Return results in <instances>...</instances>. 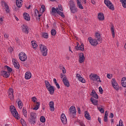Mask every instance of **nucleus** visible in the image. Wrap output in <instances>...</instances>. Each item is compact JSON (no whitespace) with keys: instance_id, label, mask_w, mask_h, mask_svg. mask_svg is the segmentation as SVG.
<instances>
[{"instance_id":"23","label":"nucleus","mask_w":126,"mask_h":126,"mask_svg":"<svg viewBox=\"0 0 126 126\" xmlns=\"http://www.w3.org/2000/svg\"><path fill=\"white\" fill-rule=\"evenodd\" d=\"M31 76L32 75L31 74V72L30 71L27 72L25 75V78L26 79H30L31 78Z\"/></svg>"},{"instance_id":"3","label":"nucleus","mask_w":126,"mask_h":126,"mask_svg":"<svg viewBox=\"0 0 126 126\" xmlns=\"http://www.w3.org/2000/svg\"><path fill=\"white\" fill-rule=\"evenodd\" d=\"M36 119H37V114L35 113L32 112L30 113V116L29 118V122L31 124H36Z\"/></svg>"},{"instance_id":"41","label":"nucleus","mask_w":126,"mask_h":126,"mask_svg":"<svg viewBox=\"0 0 126 126\" xmlns=\"http://www.w3.org/2000/svg\"><path fill=\"white\" fill-rule=\"evenodd\" d=\"M32 45L33 49H36V48H37V46H38L34 41H32Z\"/></svg>"},{"instance_id":"48","label":"nucleus","mask_w":126,"mask_h":126,"mask_svg":"<svg viewBox=\"0 0 126 126\" xmlns=\"http://www.w3.org/2000/svg\"><path fill=\"white\" fill-rule=\"evenodd\" d=\"M99 91L100 94H103V89L102 88V87H99Z\"/></svg>"},{"instance_id":"59","label":"nucleus","mask_w":126,"mask_h":126,"mask_svg":"<svg viewBox=\"0 0 126 126\" xmlns=\"http://www.w3.org/2000/svg\"><path fill=\"white\" fill-rule=\"evenodd\" d=\"M77 110H78V114H79V115H80V114H81V110H80V108H79V107H78L77 108Z\"/></svg>"},{"instance_id":"32","label":"nucleus","mask_w":126,"mask_h":126,"mask_svg":"<svg viewBox=\"0 0 126 126\" xmlns=\"http://www.w3.org/2000/svg\"><path fill=\"white\" fill-rule=\"evenodd\" d=\"M18 105L20 109H22L23 103H22V101H21V100L19 99V100L18 101Z\"/></svg>"},{"instance_id":"30","label":"nucleus","mask_w":126,"mask_h":126,"mask_svg":"<svg viewBox=\"0 0 126 126\" xmlns=\"http://www.w3.org/2000/svg\"><path fill=\"white\" fill-rule=\"evenodd\" d=\"M85 117L87 120H88L89 121H90L91 120V117L90 116V115H89V113H88V112L85 111Z\"/></svg>"},{"instance_id":"38","label":"nucleus","mask_w":126,"mask_h":126,"mask_svg":"<svg viewBox=\"0 0 126 126\" xmlns=\"http://www.w3.org/2000/svg\"><path fill=\"white\" fill-rule=\"evenodd\" d=\"M45 86L46 88H48V87L52 86V85H51V84H50V82H49V81L47 80L45 81Z\"/></svg>"},{"instance_id":"4","label":"nucleus","mask_w":126,"mask_h":126,"mask_svg":"<svg viewBox=\"0 0 126 126\" xmlns=\"http://www.w3.org/2000/svg\"><path fill=\"white\" fill-rule=\"evenodd\" d=\"M39 48L42 56L46 57L48 55V48H47V47L40 44H39Z\"/></svg>"},{"instance_id":"31","label":"nucleus","mask_w":126,"mask_h":126,"mask_svg":"<svg viewBox=\"0 0 126 126\" xmlns=\"http://www.w3.org/2000/svg\"><path fill=\"white\" fill-rule=\"evenodd\" d=\"M111 30L113 38H115V30H114V25L111 24Z\"/></svg>"},{"instance_id":"15","label":"nucleus","mask_w":126,"mask_h":126,"mask_svg":"<svg viewBox=\"0 0 126 126\" xmlns=\"http://www.w3.org/2000/svg\"><path fill=\"white\" fill-rule=\"evenodd\" d=\"M46 89L50 92V94H51V95H53L54 93H55V89L54 88V86H50V87H48V88Z\"/></svg>"},{"instance_id":"18","label":"nucleus","mask_w":126,"mask_h":126,"mask_svg":"<svg viewBox=\"0 0 126 126\" xmlns=\"http://www.w3.org/2000/svg\"><path fill=\"white\" fill-rule=\"evenodd\" d=\"M13 64H14L15 67H16L17 69H19V68H20V65L19 64V63H18L17 61L14 59H13Z\"/></svg>"},{"instance_id":"8","label":"nucleus","mask_w":126,"mask_h":126,"mask_svg":"<svg viewBox=\"0 0 126 126\" xmlns=\"http://www.w3.org/2000/svg\"><path fill=\"white\" fill-rule=\"evenodd\" d=\"M111 84L113 87H114V88L116 90H119L120 89V88L119 87V84H118V83H117V81H116L115 78H113L112 79Z\"/></svg>"},{"instance_id":"11","label":"nucleus","mask_w":126,"mask_h":126,"mask_svg":"<svg viewBox=\"0 0 126 126\" xmlns=\"http://www.w3.org/2000/svg\"><path fill=\"white\" fill-rule=\"evenodd\" d=\"M69 110L70 111V115H73V118H74V116L76 115V109L74 106H72L70 107Z\"/></svg>"},{"instance_id":"13","label":"nucleus","mask_w":126,"mask_h":126,"mask_svg":"<svg viewBox=\"0 0 126 126\" xmlns=\"http://www.w3.org/2000/svg\"><path fill=\"white\" fill-rule=\"evenodd\" d=\"M61 118L63 124V125H66V123H67V120H66V117H65V115L63 113L61 115Z\"/></svg>"},{"instance_id":"17","label":"nucleus","mask_w":126,"mask_h":126,"mask_svg":"<svg viewBox=\"0 0 126 126\" xmlns=\"http://www.w3.org/2000/svg\"><path fill=\"white\" fill-rule=\"evenodd\" d=\"M22 31L24 32V33L28 34V33H29V28H28V26H27L26 25H23Z\"/></svg>"},{"instance_id":"52","label":"nucleus","mask_w":126,"mask_h":126,"mask_svg":"<svg viewBox=\"0 0 126 126\" xmlns=\"http://www.w3.org/2000/svg\"><path fill=\"white\" fill-rule=\"evenodd\" d=\"M58 7H59V9H60V10H61L62 11H63V6H62V5L59 4L58 5Z\"/></svg>"},{"instance_id":"60","label":"nucleus","mask_w":126,"mask_h":126,"mask_svg":"<svg viewBox=\"0 0 126 126\" xmlns=\"http://www.w3.org/2000/svg\"><path fill=\"white\" fill-rule=\"evenodd\" d=\"M76 77H77V78H78V79H79V78H80L81 77V76L79 74H77Z\"/></svg>"},{"instance_id":"33","label":"nucleus","mask_w":126,"mask_h":126,"mask_svg":"<svg viewBox=\"0 0 126 126\" xmlns=\"http://www.w3.org/2000/svg\"><path fill=\"white\" fill-rule=\"evenodd\" d=\"M60 10H59V8H55V7H52V12L53 13H56L57 12V13H58V11Z\"/></svg>"},{"instance_id":"64","label":"nucleus","mask_w":126,"mask_h":126,"mask_svg":"<svg viewBox=\"0 0 126 126\" xmlns=\"http://www.w3.org/2000/svg\"><path fill=\"white\" fill-rule=\"evenodd\" d=\"M97 120L98 121V123H99V124H101V118H100V117H98Z\"/></svg>"},{"instance_id":"35","label":"nucleus","mask_w":126,"mask_h":126,"mask_svg":"<svg viewBox=\"0 0 126 126\" xmlns=\"http://www.w3.org/2000/svg\"><path fill=\"white\" fill-rule=\"evenodd\" d=\"M39 106H40V102H36V104L34 106V108H33V110H34L35 111H37V110L39 109Z\"/></svg>"},{"instance_id":"46","label":"nucleus","mask_w":126,"mask_h":126,"mask_svg":"<svg viewBox=\"0 0 126 126\" xmlns=\"http://www.w3.org/2000/svg\"><path fill=\"white\" fill-rule=\"evenodd\" d=\"M76 45H77V46H76L75 47V48L76 51H79V46H80V45H79V43L77 42Z\"/></svg>"},{"instance_id":"26","label":"nucleus","mask_w":126,"mask_h":126,"mask_svg":"<svg viewBox=\"0 0 126 126\" xmlns=\"http://www.w3.org/2000/svg\"><path fill=\"white\" fill-rule=\"evenodd\" d=\"M77 6L80 8V9H83L84 8L81 4V0H77Z\"/></svg>"},{"instance_id":"55","label":"nucleus","mask_w":126,"mask_h":126,"mask_svg":"<svg viewBox=\"0 0 126 126\" xmlns=\"http://www.w3.org/2000/svg\"><path fill=\"white\" fill-rule=\"evenodd\" d=\"M104 122H105V123H107V122H108V117H104Z\"/></svg>"},{"instance_id":"24","label":"nucleus","mask_w":126,"mask_h":126,"mask_svg":"<svg viewBox=\"0 0 126 126\" xmlns=\"http://www.w3.org/2000/svg\"><path fill=\"white\" fill-rule=\"evenodd\" d=\"M23 16L25 20H27V21H30V16H29V14H28L27 13H24Z\"/></svg>"},{"instance_id":"25","label":"nucleus","mask_w":126,"mask_h":126,"mask_svg":"<svg viewBox=\"0 0 126 126\" xmlns=\"http://www.w3.org/2000/svg\"><path fill=\"white\" fill-rule=\"evenodd\" d=\"M90 100L92 104H93V105H94V106H97V105H98V100L94 99V97H91Z\"/></svg>"},{"instance_id":"9","label":"nucleus","mask_w":126,"mask_h":126,"mask_svg":"<svg viewBox=\"0 0 126 126\" xmlns=\"http://www.w3.org/2000/svg\"><path fill=\"white\" fill-rule=\"evenodd\" d=\"M19 59L22 62H25L26 60H27V56L26 54L23 52H21L20 54H19Z\"/></svg>"},{"instance_id":"36","label":"nucleus","mask_w":126,"mask_h":126,"mask_svg":"<svg viewBox=\"0 0 126 126\" xmlns=\"http://www.w3.org/2000/svg\"><path fill=\"white\" fill-rule=\"evenodd\" d=\"M79 51H82V52L84 51V45L83 43H82L81 45L79 46Z\"/></svg>"},{"instance_id":"1","label":"nucleus","mask_w":126,"mask_h":126,"mask_svg":"<svg viewBox=\"0 0 126 126\" xmlns=\"http://www.w3.org/2000/svg\"><path fill=\"white\" fill-rule=\"evenodd\" d=\"M69 4L70 6V10L71 13L74 14V13H76L77 11H78V9L76 5H75V3L72 0H70L69 2Z\"/></svg>"},{"instance_id":"6","label":"nucleus","mask_w":126,"mask_h":126,"mask_svg":"<svg viewBox=\"0 0 126 126\" xmlns=\"http://www.w3.org/2000/svg\"><path fill=\"white\" fill-rule=\"evenodd\" d=\"M89 77L90 79L93 80V81H97V82H101V81L100 80V77L97 74H91L90 75Z\"/></svg>"},{"instance_id":"14","label":"nucleus","mask_w":126,"mask_h":126,"mask_svg":"<svg viewBox=\"0 0 126 126\" xmlns=\"http://www.w3.org/2000/svg\"><path fill=\"white\" fill-rule=\"evenodd\" d=\"M0 75H2L3 77H5L7 78L9 77V75H10V73L6 71H2L0 73Z\"/></svg>"},{"instance_id":"44","label":"nucleus","mask_w":126,"mask_h":126,"mask_svg":"<svg viewBox=\"0 0 126 126\" xmlns=\"http://www.w3.org/2000/svg\"><path fill=\"white\" fill-rule=\"evenodd\" d=\"M7 68V70H8V72H11L12 71V68H10L9 66L6 65L5 66Z\"/></svg>"},{"instance_id":"57","label":"nucleus","mask_w":126,"mask_h":126,"mask_svg":"<svg viewBox=\"0 0 126 126\" xmlns=\"http://www.w3.org/2000/svg\"><path fill=\"white\" fill-rule=\"evenodd\" d=\"M56 86L57 87L58 89H60V88H61V87L60 86V84H59V83H56L55 84Z\"/></svg>"},{"instance_id":"62","label":"nucleus","mask_w":126,"mask_h":126,"mask_svg":"<svg viewBox=\"0 0 126 126\" xmlns=\"http://www.w3.org/2000/svg\"><path fill=\"white\" fill-rule=\"evenodd\" d=\"M61 75L60 76L61 78H63V76H64V77H66V76H65V75L64 74H61Z\"/></svg>"},{"instance_id":"54","label":"nucleus","mask_w":126,"mask_h":126,"mask_svg":"<svg viewBox=\"0 0 126 126\" xmlns=\"http://www.w3.org/2000/svg\"><path fill=\"white\" fill-rule=\"evenodd\" d=\"M21 123L22 124H23V125H25V124H26V122H25V121H24V119H21Z\"/></svg>"},{"instance_id":"19","label":"nucleus","mask_w":126,"mask_h":126,"mask_svg":"<svg viewBox=\"0 0 126 126\" xmlns=\"http://www.w3.org/2000/svg\"><path fill=\"white\" fill-rule=\"evenodd\" d=\"M91 95L94 97V98H95V99H99V96H98V94L96 93V92L94 90H93L92 93H91Z\"/></svg>"},{"instance_id":"61","label":"nucleus","mask_w":126,"mask_h":126,"mask_svg":"<svg viewBox=\"0 0 126 126\" xmlns=\"http://www.w3.org/2000/svg\"><path fill=\"white\" fill-rule=\"evenodd\" d=\"M3 17H1L0 18V23H1V22H2L3 21Z\"/></svg>"},{"instance_id":"39","label":"nucleus","mask_w":126,"mask_h":126,"mask_svg":"<svg viewBox=\"0 0 126 126\" xmlns=\"http://www.w3.org/2000/svg\"><path fill=\"white\" fill-rule=\"evenodd\" d=\"M51 33L52 36H56V34H57V31L55 29H53L51 30Z\"/></svg>"},{"instance_id":"21","label":"nucleus","mask_w":126,"mask_h":126,"mask_svg":"<svg viewBox=\"0 0 126 126\" xmlns=\"http://www.w3.org/2000/svg\"><path fill=\"white\" fill-rule=\"evenodd\" d=\"M98 19L101 21H103V20H105V17L104 16V14H103L102 13H99L98 14Z\"/></svg>"},{"instance_id":"56","label":"nucleus","mask_w":126,"mask_h":126,"mask_svg":"<svg viewBox=\"0 0 126 126\" xmlns=\"http://www.w3.org/2000/svg\"><path fill=\"white\" fill-rule=\"evenodd\" d=\"M109 118H110V119H113V118H114V114L113 113H110V115L109 116Z\"/></svg>"},{"instance_id":"37","label":"nucleus","mask_w":126,"mask_h":126,"mask_svg":"<svg viewBox=\"0 0 126 126\" xmlns=\"http://www.w3.org/2000/svg\"><path fill=\"white\" fill-rule=\"evenodd\" d=\"M23 114L25 118H27V110L24 107L23 108Z\"/></svg>"},{"instance_id":"63","label":"nucleus","mask_w":126,"mask_h":126,"mask_svg":"<svg viewBox=\"0 0 126 126\" xmlns=\"http://www.w3.org/2000/svg\"><path fill=\"white\" fill-rule=\"evenodd\" d=\"M53 81H54L55 84H56L57 83H58V82H57V79L56 78H54L53 79Z\"/></svg>"},{"instance_id":"53","label":"nucleus","mask_w":126,"mask_h":126,"mask_svg":"<svg viewBox=\"0 0 126 126\" xmlns=\"http://www.w3.org/2000/svg\"><path fill=\"white\" fill-rule=\"evenodd\" d=\"M62 71L63 73H65L66 72V70L65 69V68H64V67H63Z\"/></svg>"},{"instance_id":"22","label":"nucleus","mask_w":126,"mask_h":126,"mask_svg":"<svg viewBox=\"0 0 126 126\" xmlns=\"http://www.w3.org/2000/svg\"><path fill=\"white\" fill-rule=\"evenodd\" d=\"M49 105L50 108V111L51 112H54V111H55V107L54 106V103L53 101H50L49 103Z\"/></svg>"},{"instance_id":"43","label":"nucleus","mask_w":126,"mask_h":126,"mask_svg":"<svg viewBox=\"0 0 126 126\" xmlns=\"http://www.w3.org/2000/svg\"><path fill=\"white\" fill-rule=\"evenodd\" d=\"M40 122L41 123H45L46 122V118L44 116H41L40 117Z\"/></svg>"},{"instance_id":"50","label":"nucleus","mask_w":126,"mask_h":126,"mask_svg":"<svg viewBox=\"0 0 126 126\" xmlns=\"http://www.w3.org/2000/svg\"><path fill=\"white\" fill-rule=\"evenodd\" d=\"M119 126H124V124H123V121H122V120H120L119 121Z\"/></svg>"},{"instance_id":"5","label":"nucleus","mask_w":126,"mask_h":126,"mask_svg":"<svg viewBox=\"0 0 126 126\" xmlns=\"http://www.w3.org/2000/svg\"><path fill=\"white\" fill-rule=\"evenodd\" d=\"M104 3L110 10H115V6H114V4L112 3L111 1L109 0H104Z\"/></svg>"},{"instance_id":"12","label":"nucleus","mask_w":126,"mask_h":126,"mask_svg":"<svg viewBox=\"0 0 126 126\" xmlns=\"http://www.w3.org/2000/svg\"><path fill=\"white\" fill-rule=\"evenodd\" d=\"M63 82L66 87H69V86H70V85L69 84V81H68V80L66 77L63 78Z\"/></svg>"},{"instance_id":"7","label":"nucleus","mask_w":126,"mask_h":126,"mask_svg":"<svg viewBox=\"0 0 126 126\" xmlns=\"http://www.w3.org/2000/svg\"><path fill=\"white\" fill-rule=\"evenodd\" d=\"M88 40L89 42H90L91 45H92V46H94V47H95V46H97L99 44L97 39H94L92 38V37H89Z\"/></svg>"},{"instance_id":"2","label":"nucleus","mask_w":126,"mask_h":126,"mask_svg":"<svg viewBox=\"0 0 126 126\" xmlns=\"http://www.w3.org/2000/svg\"><path fill=\"white\" fill-rule=\"evenodd\" d=\"M11 113L12 115H13V117L17 119V120H19L20 119V117L19 116L18 112H17V111L16 110V108L14 107V106H11L10 107Z\"/></svg>"},{"instance_id":"45","label":"nucleus","mask_w":126,"mask_h":126,"mask_svg":"<svg viewBox=\"0 0 126 126\" xmlns=\"http://www.w3.org/2000/svg\"><path fill=\"white\" fill-rule=\"evenodd\" d=\"M97 109H98V111H99L100 112V113H101L102 114H104V113L105 112V111L102 108L97 107Z\"/></svg>"},{"instance_id":"16","label":"nucleus","mask_w":126,"mask_h":126,"mask_svg":"<svg viewBox=\"0 0 126 126\" xmlns=\"http://www.w3.org/2000/svg\"><path fill=\"white\" fill-rule=\"evenodd\" d=\"M85 61V57H84V54L83 53H81L79 55V63H82L83 62Z\"/></svg>"},{"instance_id":"29","label":"nucleus","mask_w":126,"mask_h":126,"mask_svg":"<svg viewBox=\"0 0 126 126\" xmlns=\"http://www.w3.org/2000/svg\"><path fill=\"white\" fill-rule=\"evenodd\" d=\"M95 37L96 38H97V39L98 42H102V39H101V35L100 34V33L97 32L95 33Z\"/></svg>"},{"instance_id":"28","label":"nucleus","mask_w":126,"mask_h":126,"mask_svg":"<svg viewBox=\"0 0 126 126\" xmlns=\"http://www.w3.org/2000/svg\"><path fill=\"white\" fill-rule=\"evenodd\" d=\"M2 3H3V4H4V6L6 8V12H7V13H8L9 12V8L8 7V5H7V4L6 3H5V2L3 1H1Z\"/></svg>"},{"instance_id":"51","label":"nucleus","mask_w":126,"mask_h":126,"mask_svg":"<svg viewBox=\"0 0 126 126\" xmlns=\"http://www.w3.org/2000/svg\"><path fill=\"white\" fill-rule=\"evenodd\" d=\"M36 100H37V98H36L35 96H33L32 98V102H36Z\"/></svg>"},{"instance_id":"27","label":"nucleus","mask_w":126,"mask_h":126,"mask_svg":"<svg viewBox=\"0 0 126 126\" xmlns=\"http://www.w3.org/2000/svg\"><path fill=\"white\" fill-rule=\"evenodd\" d=\"M121 84L123 87H126V77H123L122 78V80L121 81Z\"/></svg>"},{"instance_id":"58","label":"nucleus","mask_w":126,"mask_h":126,"mask_svg":"<svg viewBox=\"0 0 126 126\" xmlns=\"http://www.w3.org/2000/svg\"><path fill=\"white\" fill-rule=\"evenodd\" d=\"M39 14V11L37 9L35 10V14L36 15V16L38 15L37 14Z\"/></svg>"},{"instance_id":"40","label":"nucleus","mask_w":126,"mask_h":126,"mask_svg":"<svg viewBox=\"0 0 126 126\" xmlns=\"http://www.w3.org/2000/svg\"><path fill=\"white\" fill-rule=\"evenodd\" d=\"M57 14L60 15V16H61L62 17H63V18H64V17H65L64 14H63V12L60 11V10L58 12Z\"/></svg>"},{"instance_id":"34","label":"nucleus","mask_w":126,"mask_h":126,"mask_svg":"<svg viewBox=\"0 0 126 126\" xmlns=\"http://www.w3.org/2000/svg\"><path fill=\"white\" fill-rule=\"evenodd\" d=\"M42 37H43L45 39H48L49 38V34L47 32H43Z\"/></svg>"},{"instance_id":"47","label":"nucleus","mask_w":126,"mask_h":126,"mask_svg":"<svg viewBox=\"0 0 126 126\" xmlns=\"http://www.w3.org/2000/svg\"><path fill=\"white\" fill-rule=\"evenodd\" d=\"M41 8L42 9V12H44L46 11V7L45 5H41Z\"/></svg>"},{"instance_id":"42","label":"nucleus","mask_w":126,"mask_h":126,"mask_svg":"<svg viewBox=\"0 0 126 126\" xmlns=\"http://www.w3.org/2000/svg\"><path fill=\"white\" fill-rule=\"evenodd\" d=\"M78 79H79V81H80L82 83H85V82H86L85 79H84V78H83L82 77H81L80 78H79Z\"/></svg>"},{"instance_id":"10","label":"nucleus","mask_w":126,"mask_h":126,"mask_svg":"<svg viewBox=\"0 0 126 126\" xmlns=\"http://www.w3.org/2000/svg\"><path fill=\"white\" fill-rule=\"evenodd\" d=\"M8 96L10 98L11 101H13L14 100V95L13 94L14 92L13 89L11 88L9 89L8 92Z\"/></svg>"},{"instance_id":"20","label":"nucleus","mask_w":126,"mask_h":126,"mask_svg":"<svg viewBox=\"0 0 126 126\" xmlns=\"http://www.w3.org/2000/svg\"><path fill=\"white\" fill-rule=\"evenodd\" d=\"M22 2H23V1H22V0H16V4L17 7H21L22 6Z\"/></svg>"},{"instance_id":"49","label":"nucleus","mask_w":126,"mask_h":126,"mask_svg":"<svg viewBox=\"0 0 126 126\" xmlns=\"http://www.w3.org/2000/svg\"><path fill=\"white\" fill-rule=\"evenodd\" d=\"M122 5L124 8H126V1L122 2Z\"/></svg>"}]
</instances>
